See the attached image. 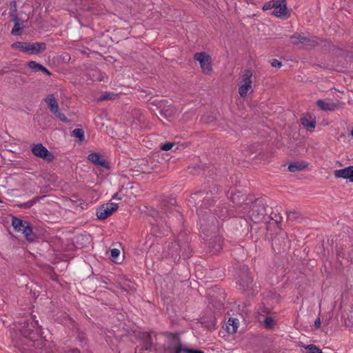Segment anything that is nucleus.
I'll use <instances>...</instances> for the list:
<instances>
[{
  "instance_id": "nucleus-1",
  "label": "nucleus",
  "mask_w": 353,
  "mask_h": 353,
  "mask_svg": "<svg viewBox=\"0 0 353 353\" xmlns=\"http://www.w3.org/2000/svg\"><path fill=\"white\" fill-rule=\"evenodd\" d=\"M266 216V205L264 200L250 194L244 199V220L254 223L262 222Z\"/></svg>"
},
{
  "instance_id": "nucleus-2",
  "label": "nucleus",
  "mask_w": 353,
  "mask_h": 353,
  "mask_svg": "<svg viewBox=\"0 0 353 353\" xmlns=\"http://www.w3.org/2000/svg\"><path fill=\"white\" fill-rule=\"evenodd\" d=\"M192 253L190 237L185 233L179 234L177 240L169 243L163 251L164 256L172 259L174 261H179L181 256L184 259H189Z\"/></svg>"
},
{
  "instance_id": "nucleus-3",
  "label": "nucleus",
  "mask_w": 353,
  "mask_h": 353,
  "mask_svg": "<svg viewBox=\"0 0 353 353\" xmlns=\"http://www.w3.org/2000/svg\"><path fill=\"white\" fill-rule=\"evenodd\" d=\"M218 188L213 190H202L192 194L189 202L196 208L199 216H203L204 210H210L219 199L217 194Z\"/></svg>"
},
{
  "instance_id": "nucleus-4",
  "label": "nucleus",
  "mask_w": 353,
  "mask_h": 353,
  "mask_svg": "<svg viewBox=\"0 0 353 353\" xmlns=\"http://www.w3.org/2000/svg\"><path fill=\"white\" fill-rule=\"evenodd\" d=\"M212 225L208 229L207 225L201 223V229L203 234V239L208 244V247L212 251L219 252L222 249V239L218 235L217 221L214 216H211Z\"/></svg>"
},
{
  "instance_id": "nucleus-5",
  "label": "nucleus",
  "mask_w": 353,
  "mask_h": 353,
  "mask_svg": "<svg viewBox=\"0 0 353 353\" xmlns=\"http://www.w3.org/2000/svg\"><path fill=\"white\" fill-rule=\"evenodd\" d=\"M176 201L175 198L172 197H165L162 199L159 203L160 211L159 213L161 215V219L165 220V217L168 218V221L173 222L171 220L170 215H172L177 220L181 221L183 219L182 214L176 209Z\"/></svg>"
},
{
  "instance_id": "nucleus-6",
  "label": "nucleus",
  "mask_w": 353,
  "mask_h": 353,
  "mask_svg": "<svg viewBox=\"0 0 353 353\" xmlns=\"http://www.w3.org/2000/svg\"><path fill=\"white\" fill-rule=\"evenodd\" d=\"M38 325V321L27 323L26 325H24L21 330L22 336L28 339L29 341L33 343L36 341L40 336L41 328L36 326Z\"/></svg>"
},
{
  "instance_id": "nucleus-7",
  "label": "nucleus",
  "mask_w": 353,
  "mask_h": 353,
  "mask_svg": "<svg viewBox=\"0 0 353 353\" xmlns=\"http://www.w3.org/2000/svg\"><path fill=\"white\" fill-rule=\"evenodd\" d=\"M165 335L169 339L168 346L163 347V353H182L183 345L179 333L166 332Z\"/></svg>"
},
{
  "instance_id": "nucleus-8",
  "label": "nucleus",
  "mask_w": 353,
  "mask_h": 353,
  "mask_svg": "<svg viewBox=\"0 0 353 353\" xmlns=\"http://www.w3.org/2000/svg\"><path fill=\"white\" fill-rule=\"evenodd\" d=\"M294 39L292 43L295 45L302 44L306 48H314L319 44V39L314 36H304L299 33H294L290 37Z\"/></svg>"
},
{
  "instance_id": "nucleus-9",
  "label": "nucleus",
  "mask_w": 353,
  "mask_h": 353,
  "mask_svg": "<svg viewBox=\"0 0 353 353\" xmlns=\"http://www.w3.org/2000/svg\"><path fill=\"white\" fill-rule=\"evenodd\" d=\"M44 101L47 103L50 111L60 121L68 123L69 120L65 117V115L61 112L59 110V105L57 101V99L54 97L53 94H48L45 99Z\"/></svg>"
},
{
  "instance_id": "nucleus-10",
  "label": "nucleus",
  "mask_w": 353,
  "mask_h": 353,
  "mask_svg": "<svg viewBox=\"0 0 353 353\" xmlns=\"http://www.w3.org/2000/svg\"><path fill=\"white\" fill-rule=\"evenodd\" d=\"M32 154L47 162H52L54 159L53 154L49 151L42 143L33 144L31 146Z\"/></svg>"
},
{
  "instance_id": "nucleus-11",
  "label": "nucleus",
  "mask_w": 353,
  "mask_h": 353,
  "mask_svg": "<svg viewBox=\"0 0 353 353\" xmlns=\"http://www.w3.org/2000/svg\"><path fill=\"white\" fill-rule=\"evenodd\" d=\"M194 58L200 63V66L203 72L205 74L210 73L212 70L211 57L205 52H196L194 54Z\"/></svg>"
},
{
  "instance_id": "nucleus-12",
  "label": "nucleus",
  "mask_w": 353,
  "mask_h": 353,
  "mask_svg": "<svg viewBox=\"0 0 353 353\" xmlns=\"http://www.w3.org/2000/svg\"><path fill=\"white\" fill-rule=\"evenodd\" d=\"M118 208V205L114 203H108L105 205H101L97 210L96 214L97 218L100 220L105 219L115 212Z\"/></svg>"
},
{
  "instance_id": "nucleus-13",
  "label": "nucleus",
  "mask_w": 353,
  "mask_h": 353,
  "mask_svg": "<svg viewBox=\"0 0 353 353\" xmlns=\"http://www.w3.org/2000/svg\"><path fill=\"white\" fill-rule=\"evenodd\" d=\"M259 292V287L253 283L251 274L247 273L244 279V293L248 297H253Z\"/></svg>"
},
{
  "instance_id": "nucleus-14",
  "label": "nucleus",
  "mask_w": 353,
  "mask_h": 353,
  "mask_svg": "<svg viewBox=\"0 0 353 353\" xmlns=\"http://www.w3.org/2000/svg\"><path fill=\"white\" fill-rule=\"evenodd\" d=\"M167 101L165 100H157L154 99L152 97H151L148 101V105H154L156 106L158 109L160 110V114L161 116L164 117L165 118H168L169 117H171L172 112H169V110L165 109Z\"/></svg>"
},
{
  "instance_id": "nucleus-15",
  "label": "nucleus",
  "mask_w": 353,
  "mask_h": 353,
  "mask_svg": "<svg viewBox=\"0 0 353 353\" xmlns=\"http://www.w3.org/2000/svg\"><path fill=\"white\" fill-rule=\"evenodd\" d=\"M316 105L319 108L324 111H334L337 109L342 108L343 103L339 100L333 102H325L323 99H319L316 101Z\"/></svg>"
},
{
  "instance_id": "nucleus-16",
  "label": "nucleus",
  "mask_w": 353,
  "mask_h": 353,
  "mask_svg": "<svg viewBox=\"0 0 353 353\" xmlns=\"http://www.w3.org/2000/svg\"><path fill=\"white\" fill-rule=\"evenodd\" d=\"M88 159L97 166L103 167L107 170L110 169L109 163L103 159L99 153L92 152L89 154Z\"/></svg>"
},
{
  "instance_id": "nucleus-17",
  "label": "nucleus",
  "mask_w": 353,
  "mask_h": 353,
  "mask_svg": "<svg viewBox=\"0 0 353 353\" xmlns=\"http://www.w3.org/2000/svg\"><path fill=\"white\" fill-rule=\"evenodd\" d=\"M164 221L165 222V226H163V224L157 223L152 227V236L157 238L161 234L164 235L166 232H168V229L170 228L172 221H168L166 220Z\"/></svg>"
},
{
  "instance_id": "nucleus-18",
  "label": "nucleus",
  "mask_w": 353,
  "mask_h": 353,
  "mask_svg": "<svg viewBox=\"0 0 353 353\" xmlns=\"http://www.w3.org/2000/svg\"><path fill=\"white\" fill-rule=\"evenodd\" d=\"M272 6L275 8V10L272 12L273 15L276 17L285 15L287 9L285 0H272Z\"/></svg>"
},
{
  "instance_id": "nucleus-19",
  "label": "nucleus",
  "mask_w": 353,
  "mask_h": 353,
  "mask_svg": "<svg viewBox=\"0 0 353 353\" xmlns=\"http://www.w3.org/2000/svg\"><path fill=\"white\" fill-rule=\"evenodd\" d=\"M334 175L336 178L349 179L353 182V165L346 167L343 169L336 170Z\"/></svg>"
},
{
  "instance_id": "nucleus-20",
  "label": "nucleus",
  "mask_w": 353,
  "mask_h": 353,
  "mask_svg": "<svg viewBox=\"0 0 353 353\" xmlns=\"http://www.w3.org/2000/svg\"><path fill=\"white\" fill-rule=\"evenodd\" d=\"M252 76V72L250 70H244V101L248 103V98L245 97L247 93L250 91L252 88V80L251 77Z\"/></svg>"
},
{
  "instance_id": "nucleus-21",
  "label": "nucleus",
  "mask_w": 353,
  "mask_h": 353,
  "mask_svg": "<svg viewBox=\"0 0 353 353\" xmlns=\"http://www.w3.org/2000/svg\"><path fill=\"white\" fill-rule=\"evenodd\" d=\"M14 22V26L11 30V34L15 36H19L22 33V30L24 28V21L19 17L10 19Z\"/></svg>"
},
{
  "instance_id": "nucleus-22",
  "label": "nucleus",
  "mask_w": 353,
  "mask_h": 353,
  "mask_svg": "<svg viewBox=\"0 0 353 353\" xmlns=\"http://www.w3.org/2000/svg\"><path fill=\"white\" fill-rule=\"evenodd\" d=\"M141 339L143 342V345L141 350L152 351V350L154 347V343L152 341L150 334L149 332H143L141 334Z\"/></svg>"
},
{
  "instance_id": "nucleus-23",
  "label": "nucleus",
  "mask_w": 353,
  "mask_h": 353,
  "mask_svg": "<svg viewBox=\"0 0 353 353\" xmlns=\"http://www.w3.org/2000/svg\"><path fill=\"white\" fill-rule=\"evenodd\" d=\"M27 66L34 72L41 71L48 76L52 75V73L46 67L34 61H29L27 64Z\"/></svg>"
},
{
  "instance_id": "nucleus-24",
  "label": "nucleus",
  "mask_w": 353,
  "mask_h": 353,
  "mask_svg": "<svg viewBox=\"0 0 353 353\" xmlns=\"http://www.w3.org/2000/svg\"><path fill=\"white\" fill-rule=\"evenodd\" d=\"M22 233L26 236V239L30 242H34L37 239L36 234L32 231V228L28 222L24 225L21 230Z\"/></svg>"
},
{
  "instance_id": "nucleus-25",
  "label": "nucleus",
  "mask_w": 353,
  "mask_h": 353,
  "mask_svg": "<svg viewBox=\"0 0 353 353\" xmlns=\"http://www.w3.org/2000/svg\"><path fill=\"white\" fill-rule=\"evenodd\" d=\"M308 163L305 161H296L289 164L288 170L291 172L301 171L307 168Z\"/></svg>"
},
{
  "instance_id": "nucleus-26",
  "label": "nucleus",
  "mask_w": 353,
  "mask_h": 353,
  "mask_svg": "<svg viewBox=\"0 0 353 353\" xmlns=\"http://www.w3.org/2000/svg\"><path fill=\"white\" fill-rule=\"evenodd\" d=\"M239 327V320L237 319L229 318L225 323V330L229 334H234L236 332Z\"/></svg>"
},
{
  "instance_id": "nucleus-27",
  "label": "nucleus",
  "mask_w": 353,
  "mask_h": 353,
  "mask_svg": "<svg viewBox=\"0 0 353 353\" xmlns=\"http://www.w3.org/2000/svg\"><path fill=\"white\" fill-rule=\"evenodd\" d=\"M46 343L47 340L41 336L36 341H34L32 345L39 350L41 353H48V351L46 350Z\"/></svg>"
},
{
  "instance_id": "nucleus-28",
  "label": "nucleus",
  "mask_w": 353,
  "mask_h": 353,
  "mask_svg": "<svg viewBox=\"0 0 353 353\" xmlns=\"http://www.w3.org/2000/svg\"><path fill=\"white\" fill-rule=\"evenodd\" d=\"M230 198L231 201L234 205L239 206V208L241 207L243 203V196L241 195V192H236L232 190L230 192Z\"/></svg>"
},
{
  "instance_id": "nucleus-29",
  "label": "nucleus",
  "mask_w": 353,
  "mask_h": 353,
  "mask_svg": "<svg viewBox=\"0 0 353 353\" xmlns=\"http://www.w3.org/2000/svg\"><path fill=\"white\" fill-rule=\"evenodd\" d=\"M26 223V221H23L22 219L16 216H12V225L16 231L21 232Z\"/></svg>"
},
{
  "instance_id": "nucleus-30",
  "label": "nucleus",
  "mask_w": 353,
  "mask_h": 353,
  "mask_svg": "<svg viewBox=\"0 0 353 353\" xmlns=\"http://www.w3.org/2000/svg\"><path fill=\"white\" fill-rule=\"evenodd\" d=\"M301 124L307 128V130L312 131L316 126V121L315 119H312L311 121H310L307 118H302L301 119Z\"/></svg>"
},
{
  "instance_id": "nucleus-31",
  "label": "nucleus",
  "mask_w": 353,
  "mask_h": 353,
  "mask_svg": "<svg viewBox=\"0 0 353 353\" xmlns=\"http://www.w3.org/2000/svg\"><path fill=\"white\" fill-rule=\"evenodd\" d=\"M117 98H119L118 94L110 92H106L104 94H103L100 97H99L98 101H103L108 100H115Z\"/></svg>"
},
{
  "instance_id": "nucleus-32",
  "label": "nucleus",
  "mask_w": 353,
  "mask_h": 353,
  "mask_svg": "<svg viewBox=\"0 0 353 353\" xmlns=\"http://www.w3.org/2000/svg\"><path fill=\"white\" fill-rule=\"evenodd\" d=\"M28 43L23 41H16L11 45L12 48L18 49L23 52H27Z\"/></svg>"
},
{
  "instance_id": "nucleus-33",
  "label": "nucleus",
  "mask_w": 353,
  "mask_h": 353,
  "mask_svg": "<svg viewBox=\"0 0 353 353\" xmlns=\"http://www.w3.org/2000/svg\"><path fill=\"white\" fill-rule=\"evenodd\" d=\"M77 339L82 346L87 344L88 338L86 334L84 332L77 330Z\"/></svg>"
},
{
  "instance_id": "nucleus-34",
  "label": "nucleus",
  "mask_w": 353,
  "mask_h": 353,
  "mask_svg": "<svg viewBox=\"0 0 353 353\" xmlns=\"http://www.w3.org/2000/svg\"><path fill=\"white\" fill-rule=\"evenodd\" d=\"M9 17L10 19L18 17L16 1H12L10 3Z\"/></svg>"
},
{
  "instance_id": "nucleus-35",
  "label": "nucleus",
  "mask_w": 353,
  "mask_h": 353,
  "mask_svg": "<svg viewBox=\"0 0 353 353\" xmlns=\"http://www.w3.org/2000/svg\"><path fill=\"white\" fill-rule=\"evenodd\" d=\"M72 135L78 138L80 141H83L84 139V131L81 128H75L72 132Z\"/></svg>"
},
{
  "instance_id": "nucleus-36",
  "label": "nucleus",
  "mask_w": 353,
  "mask_h": 353,
  "mask_svg": "<svg viewBox=\"0 0 353 353\" xmlns=\"http://www.w3.org/2000/svg\"><path fill=\"white\" fill-rule=\"evenodd\" d=\"M307 353H323L322 350L314 344H310L305 347Z\"/></svg>"
},
{
  "instance_id": "nucleus-37",
  "label": "nucleus",
  "mask_w": 353,
  "mask_h": 353,
  "mask_svg": "<svg viewBox=\"0 0 353 353\" xmlns=\"http://www.w3.org/2000/svg\"><path fill=\"white\" fill-rule=\"evenodd\" d=\"M34 46L36 48L37 54L46 49V44L44 42H36V45Z\"/></svg>"
},
{
  "instance_id": "nucleus-38",
  "label": "nucleus",
  "mask_w": 353,
  "mask_h": 353,
  "mask_svg": "<svg viewBox=\"0 0 353 353\" xmlns=\"http://www.w3.org/2000/svg\"><path fill=\"white\" fill-rule=\"evenodd\" d=\"M36 43H28L27 53L29 54H37V50L35 48Z\"/></svg>"
},
{
  "instance_id": "nucleus-39",
  "label": "nucleus",
  "mask_w": 353,
  "mask_h": 353,
  "mask_svg": "<svg viewBox=\"0 0 353 353\" xmlns=\"http://www.w3.org/2000/svg\"><path fill=\"white\" fill-rule=\"evenodd\" d=\"M174 145H175V143L167 142L161 145L160 149L161 150L168 151L171 150Z\"/></svg>"
},
{
  "instance_id": "nucleus-40",
  "label": "nucleus",
  "mask_w": 353,
  "mask_h": 353,
  "mask_svg": "<svg viewBox=\"0 0 353 353\" xmlns=\"http://www.w3.org/2000/svg\"><path fill=\"white\" fill-rule=\"evenodd\" d=\"M346 324L349 326H353V306L351 307L349 311Z\"/></svg>"
},
{
  "instance_id": "nucleus-41",
  "label": "nucleus",
  "mask_w": 353,
  "mask_h": 353,
  "mask_svg": "<svg viewBox=\"0 0 353 353\" xmlns=\"http://www.w3.org/2000/svg\"><path fill=\"white\" fill-rule=\"evenodd\" d=\"M183 353H205V352L200 350L183 347Z\"/></svg>"
},
{
  "instance_id": "nucleus-42",
  "label": "nucleus",
  "mask_w": 353,
  "mask_h": 353,
  "mask_svg": "<svg viewBox=\"0 0 353 353\" xmlns=\"http://www.w3.org/2000/svg\"><path fill=\"white\" fill-rule=\"evenodd\" d=\"M154 236H147L146 237V242H145V246L147 248H150L154 243Z\"/></svg>"
},
{
  "instance_id": "nucleus-43",
  "label": "nucleus",
  "mask_w": 353,
  "mask_h": 353,
  "mask_svg": "<svg viewBox=\"0 0 353 353\" xmlns=\"http://www.w3.org/2000/svg\"><path fill=\"white\" fill-rule=\"evenodd\" d=\"M120 254V251L116 248L112 249L110 251V255L112 260L116 259Z\"/></svg>"
},
{
  "instance_id": "nucleus-44",
  "label": "nucleus",
  "mask_w": 353,
  "mask_h": 353,
  "mask_svg": "<svg viewBox=\"0 0 353 353\" xmlns=\"http://www.w3.org/2000/svg\"><path fill=\"white\" fill-rule=\"evenodd\" d=\"M264 323L267 327H272L273 325V319L270 316H268L265 319Z\"/></svg>"
},
{
  "instance_id": "nucleus-45",
  "label": "nucleus",
  "mask_w": 353,
  "mask_h": 353,
  "mask_svg": "<svg viewBox=\"0 0 353 353\" xmlns=\"http://www.w3.org/2000/svg\"><path fill=\"white\" fill-rule=\"evenodd\" d=\"M271 65L272 67H275V68H281L282 65V63L281 61H279L277 59H272L271 61Z\"/></svg>"
},
{
  "instance_id": "nucleus-46",
  "label": "nucleus",
  "mask_w": 353,
  "mask_h": 353,
  "mask_svg": "<svg viewBox=\"0 0 353 353\" xmlns=\"http://www.w3.org/2000/svg\"><path fill=\"white\" fill-rule=\"evenodd\" d=\"M272 6V1H270V2H268L266 3H265L263 6V10H270L271 8H273L274 6Z\"/></svg>"
},
{
  "instance_id": "nucleus-47",
  "label": "nucleus",
  "mask_w": 353,
  "mask_h": 353,
  "mask_svg": "<svg viewBox=\"0 0 353 353\" xmlns=\"http://www.w3.org/2000/svg\"><path fill=\"white\" fill-rule=\"evenodd\" d=\"M81 1L82 2V5L83 6H85V9H86L88 10H92V7L90 5V3H88V5L85 3L88 0H81Z\"/></svg>"
},
{
  "instance_id": "nucleus-48",
  "label": "nucleus",
  "mask_w": 353,
  "mask_h": 353,
  "mask_svg": "<svg viewBox=\"0 0 353 353\" xmlns=\"http://www.w3.org/2000/svg\"><path fill=\"white\" fill-rule=\"evenodd\" d=\"M33 205L32 203L29 201L26 203H22L20 207L23 208H30Z\"/></svg>"
},
{
  "instance_id": "nucleus-49",
  "label": "nucleus",
  "mask_w": 353,
  "mask_h": 353,
  "mask_svg": "<svg viewBox=\"0 0 353 353\" xmlns=\"http://www.w3.org/2000/svg\"><path fill=\"white\" fill-rule=\"evenodd\" d=\"M272 220H274L276 224H279L282 221V217L281 216H278L276 214L274 215V217H271Z\"/></svg>"
},
{
  "instance_id": "nucleus-50",
  "label": "nucleus",
  "mask_w": 353,
  "mask_h": 353,
  "mask_svg": "<svg viewBox=\"0 0 353 353\" xmlns=\"http://www.w3.org/2000/svg\"><path fill=\"white\" fill-rule=\"evenodd\" d=\"M46 196L43 195V196H36V197H34L32 200H30V201L32 203V204H35L37 201H39L41 199H43V197H45Z\"/></svg>"
},
{
  "instance_id": "nucleus-51",
  "label": "nucleus",
  "mask_w": 353,
  "mask_h": 353,
  "mask_svg": "<svg viewBox=\"0 0 353 353\" xmlns=\"http://www.w3.org/2000/svg\"><path fill=\"white\" fill-rule=\"evenodd\" d=\"M321 319L319 317H318L315 321H314V326L316 329L319 328L320 326H321Z\"/></svg>"
},
{
  "instance_id": "nucleus-52",
  "label": "nucleus",
  "mask_w": 353,
  "mask_h": 353,
  "mask_svg": "<svg viewBox=\"0 0 353 353\" xmlns=\"http://www.w3.org/2000/svg\"><path fill=\"white\" fill-rule=\"evenodd\" d=\"M288 217L289 219H296V213L294 212H290L288 214Z\"/></svg>"
},
{
  "instance_id": "nucleus-53",
  "label": "nucleus",
  "mask_w": 353,
  "mask_h": 353,
  "mask_svg": "<svg viewBox=\"0 0 353 353\" xmlns=\"http://www.w3.org/2000/svg\"><path fill=\"white\" fill-rule=\"evenodd\" d=\"M6 67L4 68H2V69H0V74L1 75H3V74H6L7 73H8V70H6Z\"/></svg>"
},
{
  "instance_id": "nucleus-54",
  "label": "nucleus",
  "mask_w": 353,
  "mask_h": 353,
  "mask_svg": "<svg viewBox=\"0 0 353 353\" xmlns=\"http://www.w3.org/2000/svg\"><path fill=\"white\" fill-rule=\"evenodd\" d=\"M239 95L243 97V84L242 85H240L239 84Z\"/></svg>"
},
{
  "instance_id": "nucleus-55",
  "label": "nucleus",
  "mask_w": 353,
  "mask_h": 353,
  "mask_svg": "<svg viewBox=\"0 0 353 353\" xmlns=\"http://www.w3.org/2000/svg\"><path fill=\"white\" fill-rule=\"evenodd\" d=\"M143 164H140L139 165V168L141 170V172H143V173H149L150 172V171L149 170V169H147V168H141Z\"/></svg>"
},
{
  "instance_id": "nucleus-56",
  "label": "nucleus",
  "mask_w": 353,
  "mask_h": 353,
  "mask_svg": "<svg viewBox=\"0 0 353 353\" xmlns=\"http://www.w3.org/2000/svg\"><path fill=\"white\" fill-rule=\"evenodd\" d=\"M69 353H81V352H80V350H79V349H77V348H73V349H72V350L69 352Z\"/></svg>"
},
{
  "instance_id": "nucleus-57",
  "label": "nucleus",
  "mask_w": 353,
  "mask_h": 353,
  "mask_svg": "<svg viewBox=\"0 0 353 353\" xmlns=\"http://www.w3.org/2000/svg\"><path fill=\"white\" fill-rule=\"evenodd\" d=\"M110 281V279L107 278H102V283H103L104 284H108Z\"/></svg>"
},
{
  "instance_id": "nucleus-58",
  "label": "nucleus",
  "mask_w": 353,
  "mask_h": 353,
  "mask_svg": "<svg viewBox=\"0 0 353 353\" xmlns=\"http://www.w3.org/2000/svg\"><path fill=\"white\" fill-rule=\"evenodd\" d=\"M278 239H274L273 241H272V246L274 247L275 245H277V241H278Z\"/></svg>"
},
{
  "instance_id": "nucleus-59",
  "label": "nucleus",
  "mask_w": 353,
  "mask_h": 353,
  "mask_svg": "<svg viewBox=\"0 0 353 353\" xmlns=\"http://www.w3.org/2000/svg\"><path fill=\"white\" fill-rule=\"evenodd\" d=\"M118 193H115L113 196H112V199H121V197H119L118 196Z\"/></svg>"
},
{
  "instance_id": "nucleus-60",
  "label": "nucleus",
  "mask_w": 353,
  "mask_h": 353,
  "mask_svg": "<svg viewBox=\"0 0 353 353\" xmlns=\"http://www.w3.org/2000/svg\"><path fill=\"white\" fill-rule=\"evenodd\" d=\"M247 273H248V272H246V273H245V270H243V274H247ZM248 273H249V274H250V272H248ZM245 275H246V274H245V275H244V279H245Z\"/></svg>"
},
{
  "instance_id": "nucleus-61",
  "label": "nucleus",
  "mask_w": 353,
  "mask_h": 353,
  "mask_svg": "<svg viewBox=\"0 0 353 353\" xmlns=\"http://www.w3.org/2000/svg\"><path fill=\"white\" fill-rule=\"evenodd\" d=\"M247 273H248V272H246V273H245V270H243V274H247ZM248 273H249V274H250V272H248ZM245 275H246V274H245V275H244V279H245Z\"/></svg>"
},
{
  "instance_id": "nucleus-62",
  "label": "nucleus",
  "mask_w": 353,
  "mask_h": 353,
  "mask_svg": "<svg viewBox=\"0 0 353 353\" xmlns=\"http://www.w3.org/2000/svg\"><path fill=\"white\" fill-rule=\"evenodd\" d=\"M351 134L353 136V129L351 131Z\"/></svg>"
},
{
  "instance_id": "nucleus-63",
  "label": "nucleus",
  "mask_w": 353,
  "mask_h": 353,
  "mask_svg": "<svg viewBox=\"0 0 353 353\" xmlns=\"http://www.w3.org/2000/svg\"><path fill=\"white\" fill-rule=\"evenodd\" d=\"M205 123L210 122L211 121H204Z\"/></svg>"
},
{
  "instance_id": "nucleus-64",
  "label": "nucleus",
  "mask_w": 353,
  "mask_h": 353,
  "mask_svg": "<svg viewBox=\"0 0 353 353\" xmlns=\"http://www.w3.org/2000/svg\"><path fill=\"white\" fill-rule=\"evenodd\" d=\"M352 247H353V243L351 245Z\"/></svg>"
}]
</instances>
